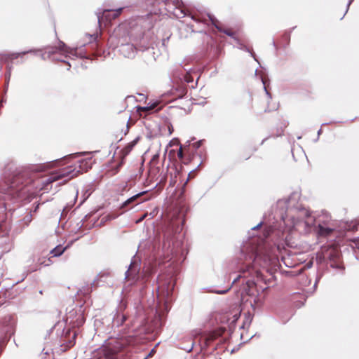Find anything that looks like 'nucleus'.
Returning <instances> with one entry per match:
<instances>
[{
	"label": "nucleus",
	"mask_w": 359,
	"mask_h": 359,
	"mask_svg": "<svg viewBox=\"0 0 359 359\" xmlns=\"http://www.w3.org/2000/svg\"><path fill=\"white\" fill-rule=\"evenodd\" d=\"M299 198L297 194H292L288 199H281L278 201V206L283 208L286 206L287 212L285 215H281V219L287 224L290 219L292 222V227L304 222L306 226H311L315 224V217L309 210L301 206L294 205L295 201Z\"/></svg>",
	"instance_id": "nucleus-1"
},
{
	"label": "nucleus",
	"mask_w": 359,
	"mask_h": 359,
	"mask_svg": "<svg viewBox=\"0 0 359 359\" xmlns=\"http://www.w3.org/2000/svg\"><path fill=\"white\" fill-rule=\"evenodd\" d=\"M88 162L86 160L79 161V164L70 165L52 173L43 182L44 184L53 183L59 180H63L62 183H65L73 177H76L79 173L86 172L88 169Z\"/></svg>",
	"instance_id": "nucleus-2"
},
{
	"label": "nucleus",
	"mask_w": 359,
	"mask_h": 359,
	"mask_svg": "<svg viewBox=\"0 0 359 359\" xmlns=\"http://www.w3.org/2000/svg\"><path fill=\"white\" fill-rule=\"evenodd\" d=\"M123 348L122 343L118 339H113L102 348L105 359H117V353Z\"/></svg>",
	"instance_id": "nucleus-3"
},
{
	"label": "nucleus",
	"mask_w": 359,
	"mask_h": 359,
	"mask_svg": "<svg viewBox=\"0 0 359 359\" xmlns=\"http://www.w3.org/2000/svg\"><path fill=\"white\" fill-rule=\"evenodd\" d=\"M123 8H119L114 10H104L102 15L100 12L97 13V21L100 24L101 21L106 19L107 21H111V19L117 18L123 11Z\"/></svg>",
	"instance_id": "nucleus-4"
},
{
	"label": "nucleus",
	"mask_w": 359,
	"mask_h": 359,
	"mask_svg": "<svg viewBox=\"0 0 359 359\" xmlns=\"http://www.w3.org/2000/svg\"><path fill=\"white\" fill-rule=\"evenodd\" d=\"M67 320L69 321L73 327L81 326L85 322L83 311L79 309V312H70L67 317Z\"/></svg>",
	"instance_id": "nucleus-5"
},
{
	"label": "nucleus",
	"mask_w": 359,
	"mask_h": 359,
	"mask_svg": "<svg viewBox=\"0 0 359 359\" xmlns=\"http://www.w3.org/2000/svg\"><path fill=\"white\" fill-rule=\"evenodd\" d=\"M58 51H64L65 53L68 52L65 44L62 41H60L57 47H47V48H46V50L44 51V53H42L41 54V57L43 60H46V54H47L48 57H50L52 55H53L55 53H57Z\"/></svg>",
	"instance_id": "nucleus-6"
},
{
	"label": "nucleus",
	"mask_w": 359,
	"mask_h": 359,
	"mask_svg": "<svg viewBox=\"0 0 359 359\" xmlns=\"http://www.w3.org/2000/svg\"><path fill=\"white\" fill-rule=\"evenodd\" d=\"M120 53L128 58H133L136 54V48L131 43L121 44L119 47Z\"/></svg>",
	"instance_id": "nucleus-7"
},
{
	"label": "nucleus",
	"mask_w": 359,
	"mask_h": 359,
	"mask_svg": "<svg viewBox=\"0 0 359 359\" xmlns=\"http://www.w3.org/2000/svg\"><path fill=\"white\" fill-rule=\"evenodd\" d=\"M139 266L135 262H132L129 266L128 269L126 272V279H135L138 272Z\"/></svg>",
	"instance_id": "nucleus-8"
},
{
	"label": "nucleus",
	"mask_w": 359,
	"mask_h": 359,
	"mask_svg": "<svg viewBox=\"0 0 359 359\" xmlns=\"http://www.w3.org/2000/svg\"><path fill=\"white\" fill-rule=\"evenodd\" d=\"M144 193H146V191H142L130 197L128 199H127L126 201L123 203L121 208L126 207L128 204L134 202L137 198H139L140 196H142Z\"/></svg>",
	"instance_id": "nucleus-9"
},
{
	"label": "nucleus",
	"mask_w": 359,
	"mask_h": 359,
	"mask_svg": "<svg viewBox=\"0 0 359 359\" xmlns=\"http://www.w3.org/2000/svg\"><path fill=\"white\" fill-rule=\"evenodd\" d=\"M318 229H318L319 234L320 236H324L330 235L333 231L332 229L329 228V227H325L321 224L318 225Z\"/></svg>",
	"instance_id": "nucleus-10"
},
{
	"label": "nucleus",
	"mask_w": 359,
	"mask_h": 359,
	"mask_svg": "<svg viewBox=\"0 0 359 359\" xmlns=\"http://www.w3.org/2000/svg\"><path fill=\"white\" fill-rule=\"evenodd\" d=\"M65 250L66 248L57 245L50 251V254L53 255V257H58L60 256L65 252Z\"/></svg>",
	"instance_id": "nucleus-11"
},
{
	"label": "nucleus",
	"mask_w": 359,
	"mask_h": 359,
	"mask_svg": "<svg viewBox=\"0 0 359 359\" xmlns=\"http://www.w3.org/2000/svg\"><path fill=\"white\" fill-rule=\"evenodd\" d=\"M126 316L123 314H119L118 313L116 316L114 318L113 323L114 325H116L117 326H120L123 325L124 321L126 320Z\"/></svg>",
	"instance_id": "nucleus-12"
},
{
	"label": "nucleus",
	"mask_w": 359,
	"mask_h": 359,
	"mask_svg": "<svg viewBox=\"0 0 359 359\" xmlns=\"http://www.w3.org/2000/svg\"><path fill=\"white\" fill-rule=\"evenodd\" d=\"M157 102H149L146 106L140 108L142 111H149L154 109L157 106Z\"/></svg>",
	"instance_id": "nucleus-13"
},
{
	"label": "nucleus",
	"mask_w": 359,
	"mask_h": 359,
	"mask_svg": "<svg viewBox=\"0 0 359 359\" xmlns=\"http://www.w3.org/2000/svg\"><path fill=\"white\" fill-rule=\"evenodd\" d=\"M43 49H39V50H27V51H24V52H22V53H14L13 55L15 56V58H17L18 56L20 55H25L26 53H34L35 54H36L38 52H43Z\"/></svg>",
	"instance_id": "nucleus-14"
},
{
	"label": "nucleus",
	"mask_w": 359,
	"mask_h": 359,
	"mask_svg": "<svg viewBox=\"0 0 359 359\" xmlns=\"http://www.w3.org/2000/svg\"><path fill=\"white\" fill-rule=\"evenodd\" d=\"M210 20L212 21V23L218 29L217 25L215 24V18L210 15H208Z\"/></svg>",
	"instance_id": "nucleus-15"
},
{
	"label": "nucleus",
	"mask_w": 359,
	"mask_h": 359,
	"mask_svg": "<svg viewBox=\"0 0 359 359\" xmlns=\"http://www.w3.org/2000/svg\"><path fill=\"white\" fill-rule=\"evenodd\" d=\"M177 156L180 158H182L183 157V153L182 150V147L180 148L179 151L177 153Z\"/></svg>",
	"instance_id": "nucleus-16"
},
{
	"label": "nucleus",
	"mask_w": 359,
	"mask_h": 359,
	"mask_svg": "<svg viewBox=\"0 0 359 359\" xmlns=\"http://www.w3.org/2000/svg\"><path fill=\"white\" fill-rule=\"evenodd\" d=\"M355 245V247L359 249V238H356L353 241Z\"/></svg>",
	"instance_id": "nucleus-17"
},
{
	"label": "nucleus",
	"mask_w": 359,
	"mask_h": 359,
	"mask_svg": "<svg viewBox=\"0 0 359 359\" xmlns=\"http://www.w3.org/2000/svg\"><path fill=\"white\" fill-rule=\"evenodd\" d=\"M262 223H263L262 222H259L257 225L253 226L252 228V230H255V229L259 228L262 225Z\"/></svg>",
	"instance_id": "nucleus-18"
},
{
	"label": "nucleus",
	"mask_w": 359,
	"mask_h": 359,
	"mask_svg": "<svg viewBox=\"0 0 359 359\" xmlns=\"http://www.w3.org/2000/svg\"><path fill=\"white\" fill-rule=\"evenodd\" d=\"M137 140H138V138H137L136 140H133V141L131 142V144H130V148H132V147H133V146L137 143Z\"/></svg>",
	"instance_id": "nucleus-19"
},
{
	"label": "nucleus",
	"mask_w": 359,
	"mask_h": 359,
	"mask_svg": "<svg viewBox=\"0 0 359 359\" xmlns=\"http://www.w3.org/2000/svg\"><path fill=\"white\" fill-rule=\"evenodd\" d=\"M227 291H228V290H217V291H215V292L217 293V294H224V293H225Z\"/></svg>",
	"instance_id": "nucleus-20"
},
{
	"label": "nucleus",
	"mask_w": 359,
	"mask_h": 359,
	"mask_svg": "<svg viewBox=\"0 0 359 359\" xmlns=\"http://www.w3.org/2000/svg\"><path fill=\"white\" fill-rule=\"evenodd\" d=\"M74 344V341H69V343H68V344L67 345V346L68 348H69V347L72 346Z\"/></svg>",
	"instance_id": "nucleus-21"
},
{
	"label": "nucleus",
	"mask_w": 359,
	"mask_h": 359,
	"mask_svg": "<svg viewBox=\"0 0 359 359\" xmlns=\"http://www.w3.org/2000/svg\"><path fill=\"white\" fill-rule=\"evenodd\" d=\"M353 1V0H349L348 4H347V8H346V13L348 11V7L351 4V3Z\"/></svg>",
	"instance_id": "nucleus-22"
},
{
	"label": "nucleus",
	"mask_w": 359,
	"mask_h": 359,
	"mask_svg": "<svg viewBox=\"0 0 359 359\" xmlns=\"http://www.w3.org/2000/svg\"><path fill=\"white\" fill-rule=\"evenodd\" d=\"M264 90H265V92H266V95H267L271 98V95H270V93L267 91L266 88L265 86H264Z\"/></svg>",
	"instance_id": "nucleus-23"
},
{
	"label": "nucleus",
	"mask_w": 359,
	"mask_h": 359,
	"mask_svg": "<svg viewBox=\"0 0 359 359\" xmlns=\"http://www.w3.org/2000/svg\"><path fill=\"white\" fill-rule=\"evenodd\" d=\"M317 283H318V280H316V282H315V283H314V285H313V288H314V290H315V289H316V287Z\"/></svg>",
	"instance_id": "nucleus-24"
},
{
	"label": "nucleus",
	"mask_w": 359,
	"mask_h": 359,
	"mask_svg": "<svg viewBox=\"0 0 359 359\" xmlns=\"http://www.w3.org/2000/svg\"><path fill=\"white\" fill-rule=\"evenodd\" d=\"M184 93V89H182V93L180 95H179V97H181Z\"/></svg>",
	"instance_id": "nucleus-25"
},
{
	"label": "nucleus",
	"mask_w": 359,
	"mask_h": 359,
	"mask_svg": "<svg viewBox=\"0 0 359 359\" xmlns=\"http://www.w3.org/2000/svg\"><path fill=\"white\" fill-rule=\"evenodd\" d=\"M75 337H76V333H75V332H74V333H73L72 338L74 339H75Z\"/></svg>",
	"instance_id": "nucleus-26"
},
{
	"label": "nucleus",
	"mask_w": 359,
	"mask_h": 359,
	"mask_svg": "<svg viewBox=\"0 0 359 359\" xmlns=\"http://www.w3.org/2000/svg\"><path fill=\"white\" fill-rule=\"evenodd\" d=\"M225 33H226L227 35H229V36H230V35H231V33H229V32H225Z\"/></svg>",
	"instance_id": "nucleus-27"
},
{
	"label": "nucleus",
	"mask_w": 359,
	"mask_h": 359,
	"mask_svg": "<svg viewBox=\"0 0 359 359\" xmlns=\"http://www.w3.org/2000/svg\"><path fill=\"white\" fill-rule=\"evenodd\" d=\"M321 131H322V130H321V129H320V130L318 131V135H320V133H321Z\"/></svg>",
	"instance_id": "nucleus-28"
},
{
	"label": "nucleus",
	"mask_w": 359,
	"mask_h": 359,
	"mask_svg": "<svg viewBox=\"0 0 359 359\" xmlns=\"http://www.w3.org/2000/svg\"><path fill=\"white\" fill-rule=\"evenodd\" d=\"M144 217H145V215H144V216L141 217V218H140V220L143 219L144 218Z\"/></svg>",
	"instance_id": "nucleus-29"
},
{
	"label": "nucleus",
	"mask_w": 359,
	"mask_h": 359,
	"mask_svg": "<svg viewBox=\"0 0 359 359\" xmlns=\"http://www.w3.org/2000/svg\"><path fill=\"white\" fill-rule=\"evenodd\" d=\"M11 76V73L8 74V75L7 76L8 78H9Z\"/></svg>",
	"instance_id": "nucleus-30"
}]
</instances>
